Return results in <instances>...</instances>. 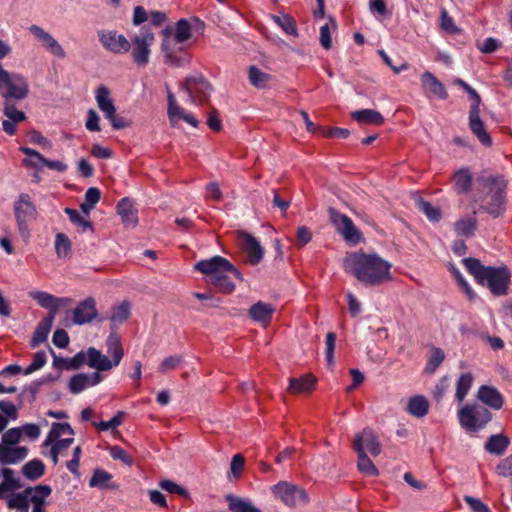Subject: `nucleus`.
<instances>
[{
	"label": "nucleus",
	"instance_id": "nucleus-61",
	"mask_svg": "<svg viewBox=\"0 0 512 512\" xmlns=\"http://www.w3.org/2000/svg\"><path fill=\"white\" fill-rule=\"evenodd\" d=\"M159 486L169 492V493H174V494H178V495H181V496H187L188 495V492L185 488L179 486L178 484H176L175 482L171 481V480H162L160 483H159Z\"/></svg>",
	"mask_w": 512,
	"mask_h": 512
},
{
	"label": "nucleus",
	"instance_id": "nucleus-48",
	"mask_svg": "<svg viewBox=\"0 0 512 512\" xmlns=\"http://www.w3.org/2000/svg\"><path fill=\"white\" fill-rule=\"evenodd\" d=\"M55 251L59 258H66L71 251V241L63 233H58L55 239Z\"/></svg>",
	"mask_w": 512,
	"mask_h": 512
},
{
	"label": "nucleus",
	"instance_id": "nucleus-46",
	"mask_svg": "<svg viewBox=\"0 0 512 512\" xmlns=\"http://www.w3.org/2000/svg\"><path fill=\"white\" fill-rule=\"evenodd\" d=\"M454 84L461 87L464 91H466L470 98L473 100V103L470 107V111H480L481 97L477 93V91L460 78L455 79Z\"/></svg>",
	"mask_w": 512,
	"mask_h": 512
},
{
	"label": "nucleus",
	"instance_id": "nucleus-51",
	"mask_svg": "<svg viewBox=\"0 0 512 512\" xmlns=\"http://www.w3.org/2000/svg\"><path fill=\"white\" fill-rule=\"evenodd\" d=\"M69 390L73 394H78L89 387L87 374L80 373L71 377L69 381Z\"/></svg>",
	"mask_w": 512,
	"mask_h": 512
},
{
	"label": "nucleus",
	"instance_id": "nucleus-15",
	"mask_svg": "<svg viewBox=\"0 0 512 512\" xmlns=\"http://www.w3.org/2000/svg\"><path fill=\"white\" fill-rule=\"evenodd\" d=\"M237 241L250 265L256 266L263 260L265 250L252 234L244 230L237 231Z\"/></svg>",
	"mask_w": 512,
	"mask_h": 512
},
{
	"label": "nucleus",
	"instance_id": "nucleus-25",
	"mask_svg": "<svg viewBox=\"0 0 512 512\" xmlns=\"http://www.w3.org/2000/svg\"><path fill=\"white\" fill-rule=\"evenodd\" d=\"M469 127L484 146L489 147L492 145V139L480 119V111H469Z\"/></svg>",
	"mask_w": 512,
	"mask_h": 512
},
{
	"label": "nucleus",
	"instance_id": "nucleus-45",
	"mask_svg": "<svg viewBox=\"0 0 512 512\" xmlns=\"http://www.w3.org/2000/svg\"><path fill=\"white\" fill-rule=\"evenodd\" d=\"M271 18L279 27L282 28V30L286 34L292 35V36L298 35L296 22L291 16H289L287 14H284L282 16L272 15Z\"/></svg>",
	"mask_w": 512,
	"mask_h": 512
},
{
	"label": "nucleus",
	"instance_id": "nucleus-33",
	"mask_svg": "<svg viewBox=\"0 0 512 512\" xmlns=\"http://www.w3.org/2000/svg\"><path fill=\"white\" fill-rule=\"evenodd\" d=\"M474 382V376L471 372L462 373L456 380L455 399L462 403L468 395Z\"/></svg>",
	"mask_w": 512,
	"mask_h": 512
},
{
	"label": "nucleus",
	"instance_id": "nucleus-44",
	"mask_svg": "<svg viewBox=\"0 0 512 512\" xmlns=\"http://www.w3.org/2000/svg\"><path fill=\"white\" fill-rule=\"evenodd\" d=\"M358 462L357 467L359 471L367 476H378L379 471L373 464L371 459L367 456L366 452H357Z\"/></svg>",
	"mask_w": 512,
	"mask_h": 512
},
{
	"label": "nucleus",
	"instance_id": "nucleus-40",
	"mask_svg": "<svg viewBox=\"0 0 512 512\" xmlns=\"http://www.w3.org/2000/svg\"><path fill=\"white\" fill-rule=\"evenodd\" d=\"M245 467V458L241 454H235L230 462L227 479L231 483H236L242 476Z\"/></svg>",
	"mask_w": 512,
	"mask_h": 512
},
{
	"label": "nucleus",
	"instance_id": "nucleus-58",
	"mask_svg": "<svg viewBox=\"0 0 512 512\" xmlns=\"http://www.w3.org/2000/svg\"><path fill=\"white\" fill-rule=\"evenodd\" d=\"M125 413L123 411H118L115 416H113L109 421H101L100 423L96 425L99 430L101 431H107L109 429H114L121 425L122 418L124 417Z\"/></svg>",
	"mask_w": 512,
	"mask_h": 512
},
{
	"label": "nucleus",
	"instance_id": "nucleus-7",
	"mask_svg": "<svg viewBox=\"0 0 512 512\" xmlns=\"http://www.w3.org/2000/svg\"><path fill=\"white\" fill-rule=\"evenodd\" d=\"M457 418L464 430L478 432L492 420V413L481 404L467 403L458 410Z\"/></svg>",
	"mask_w": 512,
	"mask_h": 512
},
{
	"label": "nucleus",
	"instance_id": "nucleus-41",
	"mask_svg": "<svg viewBox=\"0 0 512 512\" xmlns=\"http://www.w3.org/2000/svg\"><path fill=\"white\" fill-rule=\"evenodd\" d=\"M248 79L254 87L263 89L268 86L271 76L256 66H250L248 70Z\"/></svg>",
	"mask_w": 512,
	"mask_h": 512
},
{
	"label": "nucleus",
	"instance_id": "nucleus-26",
	"mask_svg": "<svg viewBox=\"0 0 512 512\" xmlns=\"http://www.w3.org/2000/svg\"><path fill=\"white\" fill-rule=\"evenodd\" d=\"M473 175L468 167H463L454 172L452 176L453 190L457 194H467L472 186Z\"/></svg>",
	"mask_w": 512,
	"mask_h": 512
},
{
	"label": "nucleus",
	"instance_id": "nucleus-43",
	"mask_svg": "<svg viewBox=\"0 0 512 512\" xmlns=\"http://www.w3.org/2000/svg\"><path fill=\"white\" fill-rule=\"evenodd\" d=\"M418 210L423 212L425 216L432 222H438L441 219V211L439 208L434 207L428 201L419 198L415 202Z\"/></svg>",
	"mask_w": 512,
	"mask_h": 512
},
{
	"label": "nucleus",
	"instance_id": "nucleus-27",
	"mask_svg": "<svg viewBox=\"0 0 512 512\" xmlns=\"http://www.w3.org/2000/svg\"><path fill=\"white\" fill-rule=\"evenodd\" d=\"M117 213L127 227H135L138 223L137 210L129 198H123L117 204Z\"/></svg>",
	"mask_w": 512,
	"mask_h": 512
},
{
	"label": "nucleus",
	"instance_id": "nucleus-32",
	"mask_svg": "<svg viewBox=\"0 0 512 512\" xmlns=\"http://www.w3.org/2000/svg\"><path fill=\"white\" fill-rule=\"evenodd\" d=\"M245 284L242 273L231 262L226 260V294L232 293L237 286Z\"/></svg>",
	"mask_w": 512,
	"mask_h": 512
},
{
	"label": "nucleus",
	"instance_id": "nucleus-31",
	"mask_svg": "<svg viewBox=\"0 0 512 512\" xmlns=\"http://www.w3.org/2000/svg\"><path fill=\"white\" fill-rule=\"evenodd\" d=\"M428 409V400L422 395H416L409 398L406 406V411L417 418L424 417L428 413Z\"/></svg>",
	"mask_w": 512,
	"mask_h": 512
},
{
	"label": "nucleus",
	"instance_id": "nucleus-37",
	"mask_svg": "<svg viewBox=\"0 0 512 512\" xmlns=\"http://www.w3.org/2000/svg\"><path fill=\"white\" fill-rule=\"evenodd\" d=\"M453 228L458 236L470 238L477 229V220L474 217H463L454 223Z\"/></svg>",
	"mask_w": 512,
	"mask_h": 512
},
{
	"label": "nucleus",
	"instance_id": "nucleus-13",
	"mask_svg": "<svg viewBox=\"0 0 512 512\" xmlns=\"http://www.w3.org/2000/svg\"><path fill=\"white\" fill-rule=\"evenodd\" d=\"M328 212L331 223L345 241L351 244H357L360 242L361 234L353 221L347 215L338 212L334 208H330Z\"/></svg>",
	"mask_w": 512,
	"mask_h": 512
},
{
	"label": "nucleus",
	"instance_id": "nucleus-47",
	"mask_svg": "<svg viewBox=\"0 0 512 512\" xmlns=\"http://www.w3.org/2000/svg\"><path fill=\"white\" fill-rule=\"evenodd\" d=\"M130 316V305L127 302H123L117 306H114L110 316L111 322L114 324H121L126 321Z\"/></svg>",
	"mask_w": 512,
	"mask_h": 512
},
{
	"label": "nucleus",
	"instance_id": "nucleus-35",
	"mask_svg": "<svg viewBox=\"0 0 512 512\" xmlns=\"http://www.w3.org/2000/svg\"><path fill=\"white\" fill-rule=\"evenodd\" d=\"M20 151L28 157H36L41 162V165H44L51 170L58 172H65L67 170V165L65 163L57 160H49L32 148L21 147Z\"/></svg>",
	"mask_w": 512,
	"mask_h": 512
},
{
	"label": "nucleus",
	"instance_id": "nucleus-53",
	"mask_svg": "<svg viewBox=\"0 0 512 512\" xmlns=\"http://www.w3.org/2000/svg\"><path fill=\"white\" fill-rule=\"evenodd\" d=\"M22 438L21 429L14 427L3 433L0 445L16 446Z\"/></svg>",
	"mask_w": 512,
	"mask_h": 512
},
{
	"label": "nucleus",
	"instance_id": "nucleus-28",
	"mask_svg": "<svg viewBox=\"0 0 512 512\" xmlns=\"http://www.w3.org/2000/svg\"><path fill=\"white\" fill-rule=\"evenodd\" d=\"M510 445V439L502 434L491 435L484 444V449L489 454L502 456Z\"/></svg>",
	"mask_w": 512,
	"mask_h": 512
},
{
	"label": "nucleus",
	"instance_id": "nucleus-24",
	"mask_svg": "<svg viewBox=\"0 0 512 512\" xmlns=\"http://www.w3.org/2000/svg\"><path fill=\"white\" fill-rule=\"evenodd\" d=\"M275 307L272 304L259 301L249 309V316L262 326L266 327L271 322Z\"/></svg>",
	"mask_w": 512,
	"mask_h": 512
},
{
	"label": "nucleus",
	"instance_id": "nucleus-30",
	"mask_svg": "<svg viewBox=\"0 0 512 512\" xmlns=\"http://www.w3.org/2000/svg\"><path fill=\"white\" fill-rule=\"evenodd\" d=\"M54 318L53 315L44 317L37 325L31 339V347L36 348L47 340Z\"/></svg>",
	"mask_w": 512,
	"mask_h": 512
},
{
	"label": "nucleus",
	"instance_id": "nucleus-39",
	"mask_svg": "<svg viewBox=\"0 0 512 512\" xmlns=\"http://www.w3.org/2000/svg\"><path fill=\"white\" fill-rule=\"evenodd\" d=\"M45 473V465L39 459H33L25 463L22 467V474L28 480L35 481L41 478Z\"/></svg>",
	"mask_w": 512,
	"mask_h": 512
},
{
	"label": "nucleus",
	"instance_id": "nucleus-21",
	"mask_svg": "<svg viewBox=\"0 0 512 512\" xmlns=\"http://www.w3.org/2000/svg\"><path fill=\"white\" fill-rule=\"evenodd\" d=\"M30 297L37 301L41 307L49 309L47 316L53 315V318H55L60 305L70 301L68 298H57L44 291H33L30 293Z\"/></svg>",
	"mask_w": 512,
	"mask_h": 512
},
{
	"label": "nucleus",
	"instance_id": "nucleus-11",
	"mask_svg": "<svg viewBox=\"0 0 512 512\" xmlns=\"http://www.w3.org/2000/svg\"><path fill=\"white\" fill-rule=\"evenodd\" d=\"M130 43L133 61L138 66H146L150 58V47L154 43V34L151 30L143 28L138 34L132 37Z\"/></svg>",
	"mask_w": 512,
	"mask_h": 512
},
{
	"label": "nucleus",
	"instance_id": "nucleus-49",
	"mask_svg": "<svg viewBox=\"0 0 512 512\" xmlns=\"http://www.w3.org/2000/svg\"><path fill=\"white\" fill-rule=\"evenodd\" d=\"M445 359V353L441 348L434 347L431 349L430 356L426 365V371L433 373Z\"/></svg>",
	"mask_w": 512,
	"mask_h": 512
},
{
	"label": "nucleus",
	"instance_id": "nucleus-10",
	"mask_svg": "<svg viewBox=\"0 0 512 512\" xmlns=\"http://www.w3.org/2000/svg\"><path fill=\"white\" fill-rule=\"evenodd\" d=\"M95 99L100 111L110 121L111 126L116 129H124L129 126V122L116 114V107L110 96V90L106 86H99L96 90Z\"/></svg>",
	"mask_w": 512,
	"mask_h": 512
},
{
	"label": "nucleus",
	"instance_id": "nucleus-3",
	"mask_svg": "<svg viewBox=\"0 0 512 512\" xmlns=\"http://www.w3.org/2000/svg\"><path fill=\"white\" fill-rule=\"evenodd\" d=\"M106 345L107 353L111 355L112 360L106 355H103L96 348L89 347L86 351H80L74 357L68 359V364L65 365V369L76 370L84 363L98 371H108L113 366H118L124 355L118 335L111 333L106 340Z\"/></svg>",
	"mask_w": 512,
	"mask_h": 512
},
{
	"label": "nucleus",
	"instance_id": "nucleus-17",
	"mask_svg": "<svg viewBox=\"0 0 512 512\" xmlns=\"http://www.w3.org/2000/svg\"><path fill=\"white\" fill-rule=\"evenodd\" d=\"M29 31L34 36L35 40H37L50 54L60 59L66 57V52L61 44L53 37V35L41 26L33 24L29 27Z\"/></svg>",
	"mask_w": 512,
	"mask_h": 512
},
{
	"label": "nucleus",
	"instance_id": "nucleus-6",
	"mask_svg": "<svg viewBox=\"0 0 512 512\" xmlns=\"http://www.w3.org/2000/svg\"><path fill=\"white\" fill-rule=\"evenodd\" d=\"M488 191L479 199L480 207L493 217H499L505 211V182L499 177L485 180Z\"/></svg>",
	"mask_w": 512,
	"mask_h": 512
},
{
	"label": "nucleus",
	"instance_id": "nucleus-23",
	"mask_svg": "<svg viewBox=\"0 0 512 512\" xmlns=\"http://www.w3.org/2000/svg\"><path fill=\"white\" fill-rule=\"evenodd\" d=\"M28 455V448L24 446L0 445V464L14 465L23 461Z\"/></svg>",
	"mask_w": 512,
	"mask_h": 512
},
{
	"label": "nucleus",
	"instance_id": "nucleus-38",
	"mask_svg": "<svg viewBox=\"0 0 512 512\" xmlns=\"http://www.w3.org/2000/svg\"><path fill=\"white\" fill-rule=\"evenodd\" d=\"M66 434L71 436L74 435V430L72 429L71 425L66 422H54L42 445L44 447H48L54 440H57V438L61 439L60 437Z\"/></svg>",
	"mask_w": 512,
	"mask_h": 512
},
{
	"label": "nucleus",
	"instance_id": "nucleus-56",
	"mask_svg": "<svg viewBox=\"0 0 512 512\" xmlns=\"http://www.w3.org/2000/svg\"><path fill=\"white\" fill-rule=\"evenodd\" d=\"M47 361V356L44 351H38L34 354L33 361L30 365H28L25 370L24 374L28 375L31 374L39 369H41Z\"/></svg>",
	"mask_w": 512,
	"mask_h": 512
},
{
	"label": "nucleus",
	"instance_id": "nucleus-59",
	"mask_svg": "<svg viewBox=\"0 0 512 512\" xmlns=\"http://www.w3.org/2000/svg\"><path fill=\"white\" fill-rule=\"evenodd\" d=\"M64 212L69 216L71 222L81 226L83 230L92 229V223L81 217L77 210L72 208H65Z\"/></svg>",
	"mask_w": 512,
	"mask_h": 512
},
{
	"label": "nucleus",
	"instance_id": "nucleus-55",
	"mask_svg": "<svg viewBox=\"0 0 512 512\" xmlns=\"http://www.w3.org/2000/svg\"><path fill=\"white\" fill-rule=\"evenodd\" d=\"M81 454L82 448L78 445L73 449L72 459L66 462L67 469L77 478L80 477L79 465Z\"/></svg>",
	"mask_w": 512,
	"mask_h": 512
},
{
	"label": "nucleus",
	"instance_id": "nucleus-60",
	"mask_svg": "<svg viewBox=\"0 0 512 512\" xmlns=\"http://www.w3.org/2000/svg\"><path fill=\"white\" fill-rule=\"evenodd\" d=\"M336 343V334L328 332L326 335V361L329 365L334 363V350Z\"/></svg>",
	"mask_w": 512,
	"mask_h": 512
},
{
	"label": "nucleus",
	"instance_id": "nucleus-2",
	"mask_svg": "<svg viewBox=\"0 0 512 512\" xmlns=\"http://www.w3.org/2000/svg\"><path fill=\"white\" fill-rule=\"evenodd\" d=\"M345 269L365 286H378L391 278V264L377 254L353 253L345 259Z\"/></svg>",
	"mask_w": 512,
	"mask_h": 512
},
{
	"label": "nucleus",
	"instance_id": "nucleus-64",
	"mask_svg": "<svg viewBox=\"0 0 512 512\" xmlns=\"http://www.w3.org/2000/svg\"><path fill=\"white\" fill-rule=\"evenodd\" d=\"M464 501L468 504L473 512H491L489 507L477 498L472 496H465Z\"/></svg>",
	"mask_w": 512,
	"mask_h": 512
},
{
	"label": "nucleus",
	"instance_id": "nucleus-9",
	"mask_svg": "<svg viewBox=\"0 0 512 512\" xmlns=\"http://www.w3.org/2000/svg\"><path fill=\"white\" fill-rule=\"evenodd\" d=\"M194 270L204 275L206 283L213 285L220 290L224 288V258L214 256L209 259L198 261Z\"/></svg>",
	"mask_w": 512,
	"mask_h": 512
},
{
	"label": "nucleus",
	"instance_id": "nucleus-4",
	"mask_svg": "<svg viewBox=\"0 0 512 512\" xmlns=\"http://www.w3.org/2000/svg\"><path fill=\"white\" fill-rule=\"evenodd\" d=\"M466 270L474 276L481 285H486L495 296L506 295L510 282V271L506 267L484 266L476 258H465L462 260Z\"/></svg>",
	"mask_w": 512,
	"mask_h": 512
},
{
	"label": "nucleus",
	"instance_id": "nucleus-14",
	"mask_svg": "<svg viewBox=\"0 0 512 512\" xmlns=\"http://www.w3.org/2000/svg\"><path fill=\"white\" fill-rule=\"evenodd\" d=\"M181 87L193 103L205 102L212 91L210 83L200 74L187 77Z\"/></svg>",
	"mask_w": 512,
	"mask_h": 512
},
{
	"label": "nucleus",
	"instance_id": "nucleus-12",
	"mask_svg": "<svg viewBox=\"0 0 512 512\" xmlns=\"http://www.w3.org/2000/svg\"><path fill=\"white\" fill-rule=\"evenodd\" d=\"M276 498L289 507L307 503L308 496L302 488L287 481H280L272 487Z\"/></svg>",
	"mask_w": 512,
	"mask_h": 512
},
{
	"label": "nucleus",
	"instance_id": "nucleus-20",
	"mask_svg": "<svg viewBox=\"0 0 512 512\" xmlns=\"http://www.w3.org/2000/svg\"><path fill=\"white\" fill-rule=\"evenodd\" d=\"M421 84L427 96L436 97L441 100L448 98L445 86L431 72L425 71L421 74Z\"/></svg>",
	"mask_w": 512,
	"mask_h": 512
},
{
	"label": "nucleus",
	"instance_id": "nucleus-34",
	"mask_svg": "<svg viewBox=\"0 0 512 512\" xmlns=\"http://www.w3.org/2000/svg\"><path fill=\"white\" fill-rule=\"evenodd\" d=\"M111 479L112 475L109 472L102 469H95L89 480V486L100 489H118V485L111 482Z\"/></svg>",
	"mask_w": 512,
	"mask_h": 512
},
{
	"label": "nucleus",
	"instance_id": "nucleus-62",
	"mask_svg": "<svg viewBox=\"0 0 512 512\" xmlns=\"http://www.w3.org/2000/svg\"><path fill=\"white\" fill-rule=\"evenodd\" d=\"M74 438H63L54 440L48 447L54 449L56 452L61 454L62 456L66 454V450L73 444Z\"/></svg>",
	"mask_w": 512,
	"mask_h": 512
},
{
	"label": "nucleus",
	"instance_id": "nucleus-16",
	"mask_svg": "<svg viewBox=\"0 0 512 512\" xmlns=\"http://www.w3.org/2000/svg\"><path fill=\"white\" fill-rule=\"evenodd\" d=\"M98 38L103 47L115 54H123L130 50V41L122 34H117L116 31L100 30L98 31Z\"/></svg>",
	"mask_w": 512,
	"mask_h": 512
},
{
	"label": "nucleus",
	"instance_id": "nucleus-54",
	"mask_svg": "<svg viewBox=\"0 0 512 512\" xmlns=\"http://www.w3.org/2000/svg\"><path fill=\"white\" fill-rule=\"evenodd\" d=\"M0 473L3 476V482L1 483L5 484L9 490L21 488L20 480L14 476V471L12 469L4 467Z\"/></svg>",
	"mask_w": 512,
	"mask_h": 512
},
{
	"label": "nucleus",
	"instance_id": "nucleus-22",
	"mask_svg": "<svg viewBox=\"0 0 512 512\" xmlns=\"http://www.w3.org/2000/svg\"><path fill=\"white\" fill-rule=\"evenodd\" d=\"M476 397L481 403L487 405L488 407L494 410L501 409L504 404V398L502 394L493 386H480L477 391Z\"/></svg>",
	"mask_w": 512,
	"mask_h": 512
},
{
	"label": "nucleus",
	"instance_id": "nucleus-1",
	"mask_svg": "<svg viewBox=\"0 0 512 512\" xmlns=\"http://www.w3.org/2000/svg\"><path fill=\"white\" fill-rule=\"evenodd\" d=\"M28 94L29 84L24 76L0 68V96L3 98V114L6 117L2 121V128L6 134L14 135L17 124L26 120V114L16 108L15 101L25 99Z\"/></svg>",
	"mask_w": 512,
	"mask_h": 512
},
{
	"label": "nucleus",
	"instance_id": "nucleus-63",
	"mask_svg": "<svg viewBox=\"0 0 512 512\" xmlns=\"http://www.w3.org/2000/svg\"><path fill=\"white\" fill-rule=\"evenodd\" d=\"M498 475L503 477L512 476V454L504 458L496 467Z\"/></svg>",
	"mask_w": 512,
	"mask_h": 512
},
{
	"label": "nucleus",
	"instance_id": "nucleus-52",
	"mask_svg": "<svg viewBox=\"0 0 512 512\" xmlns=\"http://www.w3.org/2000/svg\"><path fill=\"white\" fill-rule=\"evenodd\" d=\"M172 116L173 118L169 116V120L173 126L177 125L180 122V120L185 121L187 124L193 127H196L198 125L197 119L193 115L186 113L179 105L178 110L174 111Z\"/></svg>",
	"mask_w": 512,
	"mask_h": 512
},
{
	"label": "nucleus",
	"instance_id": "nucleus-8",
	"mask_svg": "<svg viewBox=\"0 0 512 512\" xmlns=\"http://www.w3.org/2000/svg\"><path fill=\"white\" fill-rule=\"evenodd\" d=\"M14 215L21 237L28 239L30 236L29 223L38 216L37 208L29 194H19L14 202Z\"/></svg>",
	"mask_w": 512,
	"mask_h": 512
},
{
	"label": "nucleus",
	"instance_id": "nucleus-29",
	"mask_svg": "<svg viewBox=\"0 0 512 512\" xmlns=\"http://www.w3.org/2000/svg\"><path fill=\"white\" fill-rule=\"evenodd\" d=\"M316 384V378L312 374H305L299 378H290L288 392L291 394L308 393Z\"/></svg>",
	"mask_w": 512,
	"mask_h": 512
},
{
	"label": "nucleus",
	"instance_id": "nucleus-18",
	"mask_svg": "<svg viewBox=\"0 0 512 512\" xmlns=\"http://www.w3.org/2000/svg\"><path fill=\"white\" fill-rule=\"evenodd\" d=\"M353 448L356 452H365V450H368L374 457L378 456L382 451L381 443L375 432L370 428H365L356 434Z\"/></svg>",
	"mask_w": 512,
	"mask_h": 512
},
{
	"label": "nucleus",
	"instance_id": "nucleus-57",
	"mask_svg": "<svg viewBox=\"0 0 512 512\" xmlns=\"http://www.w3.org/2000/svg\"><path fill=\"white\" fill-rule=\"evenodd\" d=\"M182 362L183 358L181 356H169L161 362L158 369L161 373L165 374L176 369Z\"/></svg>",
	"mask_w": 512,
	"mask_h": 512
},
{
	"label": "nucleus",
	"instance_id": "nucleus-19",
	"mask_svg": "<svg viewBox=\"0 0 512 512\" xmlns=\"http://www.w3.org/2000/svg\"><path fill=\"white\" fill-rule=\"evenodd\" d=\"M97 316L96 302L92 297H88L73 310V323L84 325L92 322Z\"/></svg>",
	"mask_w": 512,
	"mask_h": 512
},
{
	"label": "nucleus",
	"instance_id": "nucleus-36",
	"mask_svg": "<svg viewBox=\"0 0 512 512\" xmlns=\"http://www.w3.org/2000/svg\"><path fill=\"white\" fill-rule=\"evenodd\" d=\"M351 115L358 123L373 125H382L384 123V117L372 109L356 110Z\"/></svg>",
	"mask_w": 512,
	"mask_h": 512
},
{
	"label": "nucleus",
	"instance_id": "nucleus-42",
	"mask_svg": "<svg viewBox=\"0 0 512 512\" xmlns=\"http://www.w3.org/2000/svg\"><path fill=\"white\" fill-rule=\"evenodd\" d=\"M231 512H261L259 509L252 506L249 501L240 499L234 495H226Z\"/></svg>",
	"mask_w": 512,
	"mask_h": 512
},
{
	"label": "nucleus",
	"instance_id": "nucleus-50",
	"mask_svg": "<svg viewBox=\"0 0 512 512\" xmlns=\"http://www.w3.org/2000/svg\"><path fill=\"white\" fill-rule=\"evenodd\" d=\"M191 37V25L186 19H180L176 23L174 39L177 43H182Z\"/></svg>",
	"mask_w": 512,
	"mask_h": 512
},
{
	"label": "nucleus",
	"instance_id": "nucleus-5",
	"mask_svg": "<svg viewBox=\"0 0 512 512\" xmlns=\"http://www.w3.org/2000/svg\"><path fill=\"white\" fill-rule=\"evenodd\" d=\"M51 493V487L46 484L27 487L23 491L8 497L7 506L9 509L16 510H25L27 508L29 511V504H31L32 512H45L47 498Z\"/></svg>",
	"mask_w": 512,
	"mask_h": 512
}]
</instances>
